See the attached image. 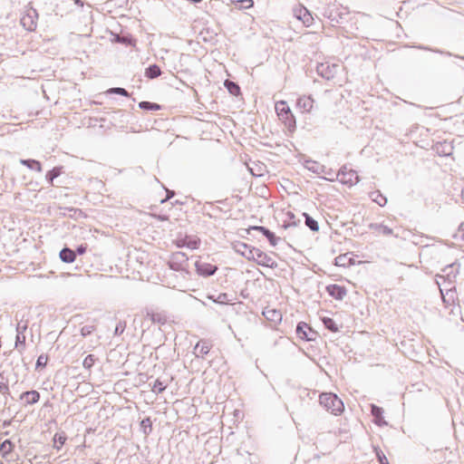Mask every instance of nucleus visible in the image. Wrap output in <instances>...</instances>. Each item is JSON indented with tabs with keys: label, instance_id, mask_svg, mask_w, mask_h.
Here are the masks:
<instances>
[{
	"label": "nucleus",
	"instance_id": "obj_42",
	"mask_svg": "<svg viewBox=\"0 0 464 464\" xmlns=\"http://www.w3.org/2000/svg\"><path fill=\"white\" fill-rule=\"evenodd\" d=\"M227 87H233V88H236V87H238L237 85H236L235 83L233 82H229L227 84Z\"/></svg>",
	"mask_w": 464,
	"mask_h": 464
},
{
	"label": "nucleus",
	"instance_id": "obj_3",
	"mask_svg": "<svg viewBox=\"0 0 464 464\" xmlns=\"http://www.w3.org/2000/svg\"><path fill=\"white\" fill-rule=\"evenodd\" d=\"M347 14L344 8L336 5H328L323 12V15L334 24H341Z\"/></svg>",
	"mask_w": 464,
	"mask_h": 464
},
{
	"label": "nucleus",
	"instance_id": "obj_46",
	"mask_svg": "<svg viewBox=\"0 0 464 464\" xmlns=\"http://www.w3.org/2000/svg\"><path fill=\"white\" fill-rule=\"evenodd\" d=\"M118 42H124V39H120L119 37L117 38Z\"/></svg>",
	"mask_w": 464,
	"mask_h": 464
},
{
	"label": "nucleus",
	"instance_id": "obj_4",
	"mask_svg": "<svg viewBox=\"0 0 464 464\" xmlns=\"http://www.w3.org/2000/svg\"><path fill=\"white\" fill-rule=\"evenodd\" d=\"M337 179L343 184L353 186L359 182L360 178L355 170L344 165L339 169Z\"/></svg>",
	"mask_w": 464,
	"mask_h": 464
},
{
	"label": "nucleus",
	"instance_id": "obj_31",
	"mask_svg": "<svg viewBox=\"0 0 464 464\" xmlns=\"http://www.w3.org/2000/svg\"><path fill=\"white\" fill-rule=\"evenodd\" d=\"M97 361V358L93 355V354H89L87 355L83 362H82V366L87 369V370H91L92 367L94 365V363L96 362Z\"/></svg>",
	"mask_w": 464,
	"mask_h": 464
},
{
	"label": "nucleus",
	"instance_id": "obj_26",
	"mask_svg": "<svg viewBox=\"0 0 464 464\" xmlns=\"http://www.w3.org/2000/svg\"><path fill=\"white\" fill-rule=\"evenodd\" d=\"M160 69L158 65L153 64L150 65L149 68L145 71V76L150 79H153L160 75Z\"/></svg>",
	"mask_w": 464,
	"mask_h": 464
},
{
	"label": "nucleus",
	"instance_id": "obj_39",
	"mask_svg": "<svg viewBox=\"0 0 464 464\" xmlns=\"http://www.w3.org/2000/svg\"><path fill=\"white\" fill-rule=\"evenodd\" d=\"M458 234L464 240V222L459 225Z\"/></svg>",
	"mask_w": 464,
	"mask_h": 464
},
{
	"label": "nucleus",
	"instance_id": "obj_21",
	"mask_svg": "<svg viewBox=\"0 0 464 464\" xmlns=\"http://www.w3.org/2000/svg\"><path fill=\"white\" fill-rule=\"evenodd\" d=\"M304 167L308 170L317 174L321 173L324 168V166H322L318 162L311 160H304Z\"/></svg>",
	"mask_w": 464,
	"mask_h": 464
},
{
	"label": "nucleus",
	"instance_id": "obj_28",
	"mask_svg": "<svg viewBox=\"0 0 464 464\" xmlns=\"http://www.w3.org/2000/svg\"><path fill=\"white\" fill-rule=\"evenodd\" d=\"M324 325L326 329L330 330L333 333H336L339 331L338 326L334 319L330 317H324L323 319Z\"/></svg>",
	"mask_w": 464,
	"mask_h": 464
},
{
	"label": "nucleus",
	"instance_id": "obj_13",
	"mask_svg": "<svg viewBox=\"0 0 464 464\" xmlns=\"http://www.w3.org/2000/svg\"><path fill=\"white\" fill-rule=\"evenodd\" d=\"M212 344L208 340L198 341L194 347V353L197 357L204 358L211 350Z\"/></svg>",
	"mask_w": 464,
	"mask_h": 464
},
{
	"label": "nucleus",
	"instance_id": "obj_20",
	"mask_svg": "<svg viewBox=\"0 0 464 464\" xmlns=\"http://www.w3.org/2000/svg\"><path fill=\"white\" fill-rule=\"evenodd\" d=\"M53 448L60 450L67 440V437L64 432H57L53 436Z\"/></svg>",
	"mask_w": 464,
	"mask_h": 464
},
{
	"label": "nucleus",
	"instance_id": "obj_6",
	"mask_svg": "<svg viewBox=\"0 0 464 464\" xmlns=\"http://www.w3.org/2000/svg\"><path fill=\"white\" fill-rule=\"evenodd\" d=\"M293 15L295 21L302 24L305 27H309L314 23V17L307 8L303 5H299L292 10Z\"/></svg>",
	"mask_w": 464,
	"mask_h": 464
},
{
	"label": "nucleus",
	"instance_id": "obj_14",
	"mask_svg": "<svg viewBox=\"0 0 464 464\" xmlns=\"http://www.w3.org/2000/svg\"><path fill=\"white\" fill-rule=\"evenodd\" d=\"M19 399L24 405H32L39 401L40 393L34 390L24 392L20 395Z\"/></svg>",
	"mask_w": 464,
	"mask_h": 464
},
{
	"label": "nucleus",
	"instance_id": "obj_23",
	"mask_svg": "<svg viewBox=\"0 0 464 464\" xmlns=\"http://www.w3.org/2000/svg\"><path fill=\"white\" fill-rule=\"evenodd\" d=\"M14 444L10 440H4L0 445V454L2 457H6L14 450Z\"/></svg>",
	"mask_w": 464,
	"mask_h": 464
},
{
	"label": "nucleus",
	"instance_id": "obj_43",
	"mask_svg": "<svg viewBox=\"0 0 464 464\" xmlns=\"http://www.w3.org/2000/svg\"><path fill=\"white\" fill-rule=\"evenodd\" d=\"M291 218H292V226H295L296 222L295 220V215L294 214H292Z\"/></svg>",
	"mask_w": 464,
	"mask_h": 464
},
{
	"label": "nucleus",
	"instance_id": "obj_37",
	"mask_svg": "<svg viewBox=\"0 0 464 464\" xmlns=\"http://www.w3.org/2000/svg\"><path fill=\"white\" fill-rule=\"evenodd\" d=\"M376 456L380 464H389L388 459L382 450H376Z\"/></svg>",
	"mask_w": 464,
	"mask_h": 464
},
{
	"label": "nucleus",
	"instance_id": "obj_19",
	"mask_svg": "<svg viewBox=\"0 0 464 464\" xmlns=\"http://www.w3.org/2000/svg\"><path fill=\"white\" fill-rule=\"evenodd\" d=\"M314 101L310 97H304L297 100L296 106L302 111H309L313 108Z\"/></svg>",
	"mask_w": 464,
	"mask_h": 464
},
{
	"label": "nucleus",
	"instance_id": "obj_22",
	"mask_svg": "<svg viewBox=\"0 0 464 464\" xmlns=\"http://www.w3.org/2000/svg\"><path fill=\"white\" fill-rule=\"evenodd\" d=\"M371 199L378 204L380 207H383L387 203V198L383 196L381 191L376 190L370 193Z\"/></svg>",
	"mask_w": 464,
	"mask_h": 464
},
{
	"label": "nucleus",
	"instance_id": "obj_35",
	"mask_svg": "<svg viewBox=\"0 0 464 464\" xmlns=\"http://www.w3.org/2000/svg\"><path fill=\"white\" fill-rule=\"evenodd\" d=\"M48 362V356L46 354H41L36 362V367H45Z\"/></svg>",
	"mask_w": 464,
	"mask_h": 464
},
{
	"label": "nucleus",
	"instance_id": "obj_36",
	"mask_svg": "<svg viewBox=\"0 0 464 464\" xmlns=\"http://www.w3.org/2000/svg\"><path fill=\"white\" fill-rule=\"evenodd\" d=\"M60 175L59 169H53L51 171L47 173V178L49 179L50 182L53 183V179Z\"/></svg>",
	"mask_w": 464,
	"mask_h": 464
},
{
	"label": "nucleus",
	"instance_id": "obj_25",
	"mask_svg": "<svg viewBox=\"0 0 464 464\" xmlns=\"http://www.w3.org/2000/svg\"><path fill=\"white\" fill-rule=\"evenodd\" d=\"M303 217L304 218V223L305 225L314 232H317L319 230V225L318 222L314 219L312 217H310L306 213H303Z\"/></svg>",
	"mask_w": 464,
	"mask_h": 464
},
{
	"label": "nucleus",
	"instance_id": "obj_44",
	"mask_svg": "<svg viewBox=\"0 0 464 464\" xmlns=\"http://www.w3.org/2000/svg\"><path fill=\"white\" fill-rule=\"evenodd\" d=\"M291 119H292V130H293V129H294V127H295V119H294V116H293V115L291 116Z\"/></svg>",
	"mask_w": 464,
	"mask_h": 464
},
{
	"label": "nucleus",
	"instance_id": "obj_7",
	"mask_svg": "<svg viewBox=\"0 0 464 464\" xmlns=\"http://www.w3.org/2000/svg\"><path fill=\"white\" fill-rule=\"evenodd\" d=\"M339 67L338 64L329 62L321 63L316 66V72L320 77L329 81L334 78Z\"/></svg>",
	"mask_w": 464,
	"mask_h": 464
},
{
	"label": "nucleus",
	"instance_id": "obj_11",
	"mask_svg": "<svg viewBox=\"0 0 464 464\" xmlns=\"http://www.w3.org/2000/svg\"><path fill=\"white\" fill-rule=\"evenodd\" d=\"M298 338L305 341H312L315 338L316 333L305 323H299L295 330Z\"/></svg>",
	"mask_w": 464,
	"mask_h": 464
},
{
	"label": "nucleus",
	"instance_id": "obj_47",
	"mask_svg": "<svg viewBox=\"0 0 464 464\" xmlns=\"http://www.w3.org/2000/svg\"><path fill=\"white\" fill-rule=\"evenodd\" d=\"M118 42H124V39H120L119 37L117 38Z\"/></svg>",
	"mask_w": 464,
	"mask_h": 464
},
{
	"label": "nucleus",
	"instance_id": "obj_16",
	"mask_svg": "<svg viewBox=\"0 0 464 464\" xmlns=\"http://www.w3.org/2000/svg\"><path fill=\"white\" fill-rule=\"evenodd\" d=\"M371 413L373 416L374 422L377 425L382 426V425L387 424V422L383 420V417H382V413H383L382 408H381L377 405L372 404L371 405Z\"/></svg>",
	"mask_w": 464,
	"mask_h": 464
},
{
	"label": "nucleus",
	"instance_id": "obj_30",
	"mask_svg": "<svg viewBox=\"0 0 464 464\" xmlns=\"http://www.w3.org/2000/svg\"><path fill=\"white\" fill-rule=\"evenodd\" d=\"M253 228L261 231L268 238V240L273 246L276 245V237L274 234L271 233L269 230H267L264 227H254Z\"/></svg>",
	"mask_w": 464,
	"mask_h": 464
},
{
	"label": "nucleus",
	"instance_id": "obj_24",
	"mask_svg": "<svg viewBox=\"0 0 464 464\" xmlns=\"http://www.w3.org/2000/svg\"><path fill=\"white\" fill-rule=\"evenodd\" d=\"M263 314L267 320L273 321V322H279L281 321V314L276 310L273 309H266L263 312Z\"/></svg>",
	"mask_w": 464,
	"mask_h": 464
},
{
	"label": "nucleus",
	"instance_id": "obj_38",
	"mask_svg": "<svg viewBox=\"0 0 464 464\" xmlns=\"http://www.w3.org/2000/svg\"><path fill=\"white\" fill-rule=\"evenodd\" d=\"M86 249H87L86 245H81L77 247L76 251L78 254L82 255L85 253Z\"/></svg>",
	"mask_w": 464,
	"mask_h": 464
},
{
	"label": "nucleus",
	"instance_id": "obj_29",
	"mask_svg": "<svg viewBox=\"0 0 464 464\" xmlns=\"http://www.w3.org/2000/svg\"><path fill=\"white\" fill-rule=\"evenodd\" d=\"M139 107L143 110H151V111H159L160 110V105L158 103H153L150 102H140L139 103Z\"/></svg>",
	"mask_w": 464,
	"mask_h": 464
},
{
	"label": "nucleus",
	"instance_id": "obj_32",
	"mask_svg": "<svg viewBox=\"0 0 464 464\" xmlns=\"http://www.w3.org/2000/svg\"><path fill=\"white\" fill-rule=\"evenodd\" d=\"M96 330L94 324L84 325L81 328V335L82 337H86L87 335L92 334Z\"/></svg>",
	"mask_w": 464,
	"mask_h": 464
},
{
	"label": "nucleus",
	"instance_id": "obj_45",
	"mask_svg": "<svg viewBox=\"0 0 464 464\" xmlns=\"http://www.w3.org/2000/svg\"><path fill=\"white\" fill-rule=\"evenodd\" d=\"M233 90L235 91V92H231V93H233V94H237V93L239 92V90H240V89L236 88V89H233Z\"/></svg>",
	"mask_w": 464,
	"mask_h": 464
},
{
	"label": "nucleus",
	"instance_id": "obj_1",
	"mask_svg": "<svg viewBox=\"0 0 464 464\" xmlns=\"http://www.w3.org/2000/svg\"><path fill=\"white\" fill-rule=\"evenodd\" d=\"M236 250L248 260L255 261L257 265L266 267H274L276 266V259L274 254H267L254 246L245 243H237Z\"/></svg>",
	"mask_w": 464,
	"mask_h": 464
},
{
	"label": "nucleus",
	"instance_id": "obj_8",
	"mask_svg": "<svg viewBox=\"0 0 464 464\" xmlns=\"http://www.w3.org/2000/svg\"><path fill=\"white\" fill-rule=\"evenodd\" d=\"M174 244L177 247H187L191 250L198 249L200 245V239L196 236H184L178 237Z\"/></svg>",
	"mask_w": 464,
	"mask_h": 464
},
{
	"label": "nucleus",
	"instance_id": "obj_27",
	"mask_svg": "<svg viewBox=\"0 0 464 464\" xmlns=\"http://www.w3.org/2000/svg\"><path fill=\"white\" fill-rule=\"evenodd\" d=\"M20 162L23 165H24V166H26V167H28L30 169H35L38 172L42 171V165L37 160H21Z\"/></svg>",
	"mask_w": 464,
	"mask_h": 464
},
{
	"label": "nucleus",
	"instance_id": "obj_40",
	"mask_svg": "<svg viewBox=\"0 0 464 464\" xmlns=\"http://www.w3.org/2000/svg\"><path fill=\"white\" fill-rule=\"evenodd\" d=\"M111 91H113L114 92H117V93L122 94V95H127V92L123 88H121V89H111Z\"/></svg>",
	"mask_w": 464,
	"mask_h": 464
},
{
	"label": "nucleus",
	"instance_id": "obj_48",
	"mask_svg": "<svg viewBox=\"0 0 464 464\" xmlns=\"http://www.w3.org/2000/svg\"><path fill=\"white\" fill-rule=\"evenodd\" d=\"M118 42H124V39H120L119 37L117 38Z\"/></svg>",
	"mask_w": 464,
	"mask_h": 464
},
{
	"label": "nucleus",
	"instance_id": "obj_9",
	"mask_svg": "<svg viewBox=\"0 0 464 464\" xmlns=\"http://www.w3.org/2000/svg\"><path fill=\"white\" fill-rule=\"evenodd\" d=\"M21 24L29 32L34 31L37 26V14L34 10L27 11L21 17Z\"/></svg>",
	"mask_w": 464,
	"mask_h": 464
},
{
	"label": "nucleus",
	"instance_id": "obj_12",
	"mask_svg": "<svg viewBox=\"0 0 464 464\" xmlns=\"http://www.w3.org/2000/svg\"><path fill=\"white\" fill-rule=\"evenodd\" d=\"M326 292L329 295L336 300H343L347 295V290L344 286L333 284L326 286Z\"/></svg>",
	"mask_w": 464,
	"mask_h": 464
},
{
	"label": "nucleus",
	"instance_id": "obj_15",
	"mask_svg": "<svg viewBox=\"0 0 464 464\" xmlns=\"http://www.w3.org/2000/svg\"><path fill=\"white\" fill-rule=\"evenodd\" d=\"M276 111L281 121L286 122L289 120L290 108L285 102H277L276 103Z\"/></svg>",
	"mask_w": 464,
	"mask_h": 464
},
{
	"label": "nucleus",
	"instance_id": "obj_17",
	"mask_svg": "<svg viewBox=\"0 0 464 464\" xmlns=\"http://www.w3.org/2000/svg\"><path fill=\"white\" fill-rule=\"evenodd\" d=\"M369 228L372 230H374L377 233L382 234L383 236H391L393 233L392 228H390L386 225L379 224V223H371L369 225Z\"/></svg>",
	"mask_w": 464,
	"mask_h": 464
},
{
	"label": "nucleus",
	"instance_id": "obj_33",
	"mask_svg": "<svg viewBox=\"0 0 464 464\" xmlns=\"http://www.w3.org/2000/svg\"><path fill=\"white\" fill-rule=\"evenodd\" d=\"M454 266L455 264L450 265L442 270L444 273H446V276L449 278V280H450L451 277H456V273H453Z\"/></svg>",
	"mask_w": 464,
	"mask_h": 464
},
{
	"label": "nucleus",
	"instance_id": "obj_18",
	"mask_svg": "<svg viewBox=\"0 0 464 464\" xmlns=\"http://www.w3.org/2000/svg\"><path fill=\"white\" fill-rule=\"evenodd\" d=\"M60 258L65 263H72L76 259V254L70 248H63L60 252Z\"/></svg>",
	"mask_w": 464,
	"mask_h": 464
},
{
	"label": "nucleus",
	"instance_id": "obj_41",
	"mask_svg": "<svg viewBox=\"0 0 464 464\" xmlns=\"http://www.w3.org/2000/svg\"><path fill=\"white\" fill-rule=\"evenodd\" d=\"M343 259H344V257H343V256H338V257H336V259H335V264H336L337 266H343V264H342V263H341V262H343Z\"/></svg>",
	"mask_w": 464,
	"mask_h": 464
},
{
	"label": "nucleus",
	"instance_id": "obj_10",
	"mask_svg": "<svg viewBox=\"0 0 464 464\" xmlns=\"http://www.w3.org/2000/svg\"><path fill=\"white\" fill-rule=\"evenodd\" d=\"M195 266L197 273L202 276H212L218 270L217 266L201 259L196 262Z\"/></svg>",
	"mask_w": 464,
	"mask_h": 464
},
{
	"label": "nucleus",
	"instance_id": "obj_34",
	"mask_svg": "<svg viewBox=\"0 0 464 464\" xmlns=\"http://www.w3.org/2000/svg\"><path fill=\"white\" fill-rule=\"evenodd\" d=\"M165 390V386L160 380H156L152 386V392L160 393Z\"/></svg>",
	"mask_w": 464,
	"mask_h": 464
},
{
	"label": "nucleus",
	"instance_id": "obj_5",
	"mask_svg": "<svg viewBox=\"0 0 464 464\" xmlns=\"http://www.w3.org/2000/svg\"><path fill=\"white\" fill-rule=\"evenodd\" d=\"M188 257L183 252H175L170 256L169 266L175 271H186L188 266Z\"/></svg>",
	"mask_w": 464,
	"mask_h": 464
},
{
	"label": "nucleus",
	"instance_id": "obj_2",
	"mask_svg": "<svg viewBox=\"0 0 464 464\" xmlns=\"http://www.w3.org/2000/svg\"><path fill=\"white\" fill-rule=\"evenodd\" d=\"M320 404L334 415H339L343 411V401L333 392H323L319 396Z\"/></svg>",
	"mask_w": 464,
	"mask_h": 464
}]
</instances>
